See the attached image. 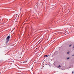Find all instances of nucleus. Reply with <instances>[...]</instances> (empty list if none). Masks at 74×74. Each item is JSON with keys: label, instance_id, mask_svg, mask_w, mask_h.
<instances>
[{"label": "nucleus", "instance_id": "f257e3e1", "mask_svg": "<svg viewBox=\"0 0 74 74\" xmlns=\"http://www.w3.org/2000/svg\"><path fill=\"white\" fill-rule=\"evenodd\" d=\"M10 38V36H9L6 38V41L5 42V43H7L9 41Z\"/></svg>", "mask_w": 74, "mask_h": 74}, {"label": "nucleus", "instance_id": "f03ea898", "mask_svg": "<svg viewBox=\"0 0 74 74\" xmlns=\"http://www.w3.org/2000/svg\"><path fill=\"white\" fill-rule=\"evenodd\" d=\"M48 56L47 55H45L44 56V57H47V58L48 57Z\"/></svg>", "mask_w": 74, "mask_h": 74}, {"label": "nucleus", "instance_id": "7ed1b4c3", "mask_svg": "<svg viewBox=\"0 0 74 74\" xmlns=\"http://www.w3.org/2000/svg\"><path fill=\"white\" fill-rule=\"evenodd\" d=\"M27 62V61H24V62H23V63H26Z\"/></svg>", "mask_w": 74, "mask_h": 74}, {"label": "nucleus", "instance_id": "20e7f679", "mask_svg": "<svg viewBox=\"0 0 74 74\" xmlns=\"http://www.w3.org/2000/svg\"><path fill=\"white\" fill-rule=\"evenodd\" d=\"M69 53H70V51L68 52L67 53V54H69Z\"/></svg>", "mask_w": 74, "mask_h": 74}, {"label": "nucleus", "instance_id": "39448f33", "mask_svg": "<svg viewBox=\"0 0 74 74\" xmlns=\"http://www.w3.org/2000/svg\"><path fill=\"white\" fill-rule=\"evenodd\" d=\"M71 45H70L69 46V47H71Z\"/></svg>", "mask_w": 74, "mask_h": 74}, {"label": "nucleus", "instance_id": "423d86ee", "mask_svg": "<svg viewBox=\"0 0 74 74\" xmlns=\"http://www.w3.org/2000/svg\"><path fill=\"white\" fill-rule=\"evenodd\" d=\"M58 67H61L60 65H59V66H58Z\"/></svg>", "mask_w": 74, "mask_h": 74}, {"label": "nucleus", "instance_id": "0eeeda50", "mask_svg": "<svg viewBox=\"0 0 74 74\" xmlns=\"http://www.w3.org/2000/svg\"><path fill=\"white\" fill-rule=\"evenodd\" d=\"M67 59H68V60H69V58H67Z\"/></svg>", "mask_w": 74, "mask_h": 74}, {"label": "nucleus", "instance_id": "6e6552de", "mask_svg": "<svg viewBox=\"0 0 74 74\" xmlns=\"http://www.w3.org/2000/svg\"><path fill=\"white\" fill-rule=\"evenodd\" d=\"M72 73H73V74H74V71H73V72H72Z\"/></svg>", "mask_w": 74, "mask_h": 74}, {"label": "nucleus", "instance_id": "1a4fd4ad", "mask_svg": "<svg viewBox=\"0 0 74 74\" xmlns=\"http://www.w3.org/2000/svg\"><path fill=\"white\" fill-rule=\"evenodd\" d=\"M72 56H74V55H73Z\"/></svg>", "mask_w": 74, "mask_h": 74}, {"label": "nucleus", "instance_id": "9d476101", "mask_svg": "<svg viewBox=\"0 0 74 74\" xmlns=\"http://www.w3.org/2000/svg\"><path fill=\"white\" fill-rule=\"evenodd\" d=\"M22 10V9H21L20 11Z\"/></svg>", "mask_w": 74, "mask_h": 74}]
</instances>
